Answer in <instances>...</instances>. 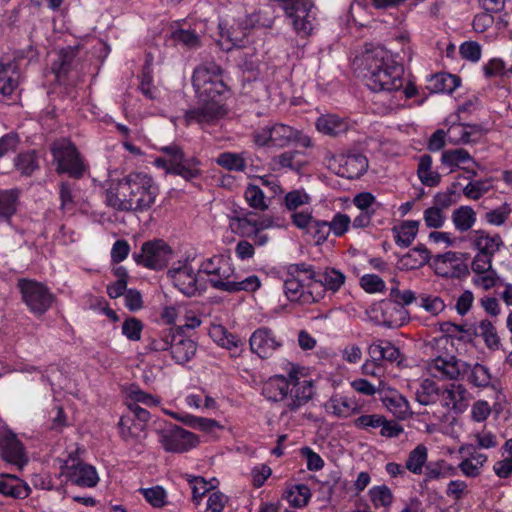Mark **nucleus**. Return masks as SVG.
Segmentation results:
<instances>
[{
    "instance_id": "1",
    "label": "nucleus",
    "mask_w": 512,
    "mask_h": 512,
    "mask_svg": "<svg viewBox=\"0 0 512 512\" xmlns=\"http://www.w3.org/2000/svg\"><path fill=\"white\" fill-rule=\"evenodd\" d=\"M192 79L200 106L186 112L185 122L204 126L224 116L223 102L230 95L224 70L215 62H204L195 68Z\"/></svg>"
},
{
    "instance_id": "2",
    "label": "nucleus",
    "mask_w": 512,
    "mask_h": 512,
    "mask_svg": "<svg viewBox=\"0 0 512 512\" xmlns=\"http://www.w3.org/2000/svg\"><path fill=\"white\" fill-rule=\"evenodd\" d=\"M157 184L146 173L133 172L122 178L110 172L105 183V203L120 211H145L156 200Z\"/></svg>"
},
{
    "instance_id": "3",
    "label": "nucleus",
    "mask_w": 512,
    "mask_h": 512,
    "mask_svg": "<svg viewBox=\"0 0 512 512\" xmlns=\"http://www.w3.org/2000/svg\"><path fill=\"white\" fill-rule=\"evenodd\" d=\"M352 67L372 91H398L405 83L403 66L381 46L366 48L354 58Z\"/></svg>"
},
{
    "instance_id": "4",
    "label": "nucleus",
    "mask_w": 512,
    "mask_h": 512,
    "mask_svg": "<svg viewBox=\"0 0 512 512\" xmlns=\"http://www.w3.org/2000/svg\"><path fill=\"white\" fill-rule=\"evenodd\" d=\"M316 393L312 378L298 368H292L287 376L274 375L262 385V395L271 402H285L282 416L298 411Z\"/></svg>"
},
{
    "instance_id": "5",
    "label": "nucleus",
    "mask_w": 512,
    "mask_h": 512,
    "mask_svg": "<svg viewBox=\"0 0 512 512\" xmlns=\"http://www.w3.org/2000/svg\"><path fill=\"white\" fill-rule=\"evenodd\" d=\"M198 272L206 274L211 285L226 292H254L260 286V279L256 275H250L241 280L232 279L234 267L229 256L219 254L197 261Z\"/></svg>"
},
{
    "instance_id": "6",
    "label": "nucleus",
    "mask_w": 512,
    "mask_h": 512,
    "mask_svg": "<svg viewBox=\"0 0 512 512\" xmlns=\"http://www.w3.org/2000/svg\"><path fill=\"white\" fill-rule=\"evenodd\" d=\"M314 270L312 266L300 263L287 267L284 279V292L286 297L299 304H312L321 300L322 287L313 282Z\"/></svg>"
},
{
    "instance_id": "7",
    "label": "nucleus",
    "mask_w": 512,
    "mask_h": 512,
    "mask_svg": "<svg viewBox=\"0 0 512 512\" xmlns=\"http://www.w3.org/2000/svg\"><path fill=\"white\" fill-rule=\"evenodd\" d=\"M274 16L270 7L260 9L257 13L247 16L243 21L225 28L223 23L219 24L220 39L219 45L223 50H231L233 47H241L245 43L248 30L254 27L270 28L273 25Z\"/></svg>"
},
{
    "instance_id": "8",
    "label": "nucleus",
    "mask_w": 512,
    "mask_h": 512,
    "mask_svg": "<svg viewBox=\"0 0 512 512\" xmlns=\"http://www.w3.org/2000/svg\"><path fill=\"white\" fill-rule=\"evenodd\" d=\"M160 151L164 156L156 158L153 162L157 168L181 176L188 181L200 176V161L195 157L186 158L179 146L175 144L163 146Z\"/></svg>"
},
{
    "instance_id": "9",
    "label": "nucleus",
    "mask_w": 512,
    "mask_h": 512,
    "mask_svg": "<svg viewBox=\"0 0 512 512\" xmlns=\"http://www.w3.org/2000/svg\"><path fill=\"white\" fill-rule=\"evenodd\" d=\"M253 142L256 146L264 148H284L296 142L306 147L310 146L308 137H302L298 130L282 123L256 130L253 133Z\"/></svg>"
},
{
    "instance_id": "10",
    "label": "nucleus",
    "mask_w": 512,
    "mask_h": 512,
    "mask_svg": "<svg viewBox=\"0 0 512 512\" xmlns=\"http://www.w3.org/2000/svg\"><path fill=\"white\" fill-rule=\"evenodd\" d=\"M196 257L187 255L183 260L173 264L169 270L174 286L186 296H195L204 289V282L195 272Z\"/></svg>"
},
{
    "instance_id": "11",
    "label": "nucleus",
    "mask_w": 512,
    "mask_h": 512,
    "mask_svg": "<svg viewBox=\"0 0 512 512\" xmlns=\"http://www.w3.org/2000/svg\"><path fill=\"white\" fill-rule=\"evenodd\" d=\"M51 152L57 164L58 173L79 177L85 171V164L76 147L68 139H60L52 145Z\"/></svg>"
},
{
    "instance_id": "12",
    "label": "nucleus",
    "mask_w": 512,
    "mask_h": 512,
    "mask_svg": "<svg viewBox=\"0 0 512 512\" xmlns=\"http://www.w3.org/2000/svg\"><path fill=\"white\" fill-rule=\"evenodd\" d=\"M367 315L375 324L388 328L401 327L409 319V313L405 307L391 300L373 303L367 310Z\"/></svg>"
},
{
    "instance_id": "13",
    "label": "nucleus",
    "mask_w": 512,
    "mask_h": 512,
    "mask_svg": "<svg viewBox=\"0 0 512 512\" xmlns=\"http://www.w3.org/2000/svg\"><path fill=\"white\" fill-rule=\"evenodd\" d=\"M18 288L29 311L41 315L52 305L54 297L48 288L37 281L21 279Z\"/></svg>"
},
{
    "instance_id": "14",
    "label": "nucleus",
    "mask_w": 512,
    "mask_h": 512,
    "mask_svg": "<svg viewBox=\"0 0 512 512\" xmlns=\"http://www.w3.org/2000/svg\"><path fill=\"white\" fill-rule=\"evenodd\" d=\"M228 226L231 231L242 237L251 238L257 232L266 229L280 227L275 223L273 218L269 216H257L252 212L234 213L227 215Z\"/></svg>"
},
{
    "instance_id": "15",
    "label": "nucleus",
    "mask_w": 512,
    "mask_h": 512,
    "mask_svg": "<svg viewBox=\"0 0 512 512\" xmlns=\"http://www.w3.org/2000/svg\"><path fill=\"white\" fill-rule=\"evenodd\" d=\"M283 9L291 19L293 29L300 37H307L313 30L315 15L310 0H283Z\"/></svg>"
},
{
    "instance_id": "16",
    "label": "nucleus",
    "mask_w": 512,
    "mask_h": 512,
    "mask_svg": "<svg viewBox=\"0 0 512 512\" xmlns=\"http://www.w3.org/2000/svg\"><path fill=\"white\" fill-rule=\"evenodd\" d=\"M172 249L163 240L147 241L139 253L133 254L134 261L145 268L160 270L172 259Z\"/></svg>"
},
{
    "instance_id": "17",
    "label": "nucleus",
    "mask_w": 512,
    "mask_h": 512,
    "mask_svg": "<svg viewBox=\"0 0 512 512\" xmlns=\"http://www.w3.org/2000/svg\"><path fill=\"white\" fill-rule=\"evenodd\" d=\"M328 168L340 177H360L368 168L366 157L360 153H341L327 159Z\"/></svg>"
},
{
    "instance_id": "18",
    "label": "nucleus",
    "mask_w": 512,
    "mask_h": 512,
    "mask_svg": "<svg viewBox=\"0 0 512 512\" xmlns=\"http://www.w3.org/2000/svg\"><path fill=\"white\" fill-rule=\"evenodd\" d=\"M159 442L167 452L183 453L195 448L197 436L178 426H172L159 432Z\"/></svg>"
},
{
    "instance_id": "19",
    "label": "nucleus",
    "mask_w": 512,
    "mask_h": 512,
    "mask_svg": "<svg viewBox=\"0 0 512 512\" xmlns=\"http://www.w3.org/2000/svg\"><path fill=\"white\" fill-rule=\"evenodd\" d=\"M468 363L454 356H439L426 364L427 373L439 380H456L467 371Z\"/></svg>"
},
{
    "instance_id": "20",
    "label": "nucleus",
    "mask_w": 512,
    "mask_h": 512,
    "mask_svg": "<svg viewBox=\"0 0 512 512\" xmlns=\"http://www.w3.org/2000/svg\"><path fill=\"white\" fill-rule=\"evenodd\" d=\"M61 474L66 477L67 481L84 488L95 487L100 478L96 468L84 462L65 461L62 466Z\"/></svg>"
},
{
    "instance_id": "21",
    "label": "nucleus",
    "mask_w": 512,
    "mask_h": 512,
    "mask_svg": "<svg viewBox=\"0 0 512 512\" xmlns=\"http://www.w3.org/2000/svg\"><path fill=\"white\" fill-rule=\"evenodd\" d=\"M251 351L262 359L270 358L283 346V341L271 329H256L249 339Z\"/></svg>"
},
{
    "instance_id": "22",
    "label": "nucleus",
    "mask_w": 512,
    "mask_h": 512,
    "mask_svg": "<svg viewBox=\"0 0 512 512\" xmlns=\"http://www.w3.org/2000/svg\"><path fill=\"white\" fill-rule=\"evenodd\" d=\"M160 403V400L152 394L146 393L136 386H131L126 395V405L132 418L137 419L136 422L145 423L149 420V412L141 408L139 404L147 407H155Z\"/></svg>"
},
{
    "instance_id": "23",
    "label": "nucleus",
    "mask_w": 512,
    "mask_h": 512,
    "mask_svg": "<svg viewBox=\"0 0 512 512\" xmlns=\"http://www.w3.org/2000/svg\"><path fill=\"white\" fill-rule=\"evenodd\" d=\"M0 454L2 458L22 468L27 463L24 447L16 434L9 429L0 431Z\"/></svg>"
},
{
    "instance_id": "24",
    "label": "nucleus",
    "mask_w": 512,
    "mask_h": 512,
    "mask_svg": "<svg viewBox=\"0 0 512 512\" xmlns=\"http://www.w3.org/2000/svg\"><path fill=\"white\" fill-rule=\"evenodd\" d=\"M458 451L460 454L466 453V456L458 464L461 473L468 478L480 476L488 461V456L477 451L472 444H463Z\"/></svg>"
},
{
    "instance_id": "25",
    "label": "nucleus",
    "mask_w": 512,
    "mask_h": 512,
    "mask_svg": "<svg viewBox=\"0 0 512 512\" xmlns=\"http://www.w3.org/2000/svg\"><path fill=\"white\" fill-rule=\"evenodd\" d=\"M325 412L336 418H348L358 411L354 398L342 395H332L323 405Z\"/></svg>"
},
{
    "instance_id": "26",
    "label": "nucleus",
    "mask_w": 512,
    "mask_h": 512,
    "mask_svg": "<svg viewBox=\"0 0 512 512\" xmlns=\"http://www.w3.org/2000/svg\"><path fill=\"white\" fill-rule=\"evenodd\" d=\"M472 247L477 251L476 254L494 257L495 253L503 245L502 239L498 234H489L483 230H476L470 234Z\"/></svg>"
},
{
    "instance_id": "27",
    "label": "nucleus",
    "mask_w": 512,
    "mask_h": 512,
    "mask_svg": "<svg viewBox=\"0 0 512 512\" xmlns=\"http://www.w3.org/2000/svg\"><path fill=\"white\" fill-rule=\"evenodd\" d=\"M209 336L218 346L230 351L232 356L240 355V346L242 344L240 338L230 333L223 325L211 324Z\"/></svg>"
},
{
    "instance_id": "28",
    "label": "nucleus",
    "mask_w": 512,
    "mask_h": 512,
    "mask_svg": "<svg viewBox=\"0 0 512 512\" xmlns=\"http://www.w3.org/2000/svg\"><path fill=\"white\" fill-rule=\"evenodd\" d=\"M346 276L345 274L335 268L327 267L321 273L318 274V278L316 275L313 276V282H317L322 287L321 299L324 298L325 292H330L335 294L338 292L342 286L345 284Z\"/></svg>"
},
{
    "instance_id": "29",
    "label": "nucleus",
    "mask_w": 512,
    "mask_h": 512,
    "mask_svg": "<svg viewBox=\"0 0 512 512\" xmlns=\"http://www.w3.org/2000/svg\"><path fill=\"white\" fill-rule=\"evenodd\" d=\"M467 375V381L477 388H496V379L493 377L490 369L480 363L469 364L467 371L463 372Z\"/></svg>"
},
{
    "instance_id": "30",
    "label": "nucleus",
    "mask_w": 512,
    "mask_h": 512,
    "mask_svg": "<svg viewBox=\"0 0 512 512\" xmlns=\"http://www.w3.org/2000/svg\"><path fill=\"white\" fill-rule=\"evenodd\" d=\"M196 351L197 344L193 340L181 335L172 337L170 354L175 363L183 365L189 362L195 356Z\"/></svg>"
},
{
    "instance_id": "31",
    "label": "nucleus",
    "mask_w": 512,
    "mask_h": 512,
    "mask_svg": "<svg viewBox=\"0 0 512 512\" xmlns=\"http://www.w3.org/2000/svg\"><path fill=\"white\" fill-rule=\"evenodd\" d=\"M144 428V424L136 422L130 414L120 418L119 433L127 444L140 443L145 436Z\"/></svg>"
},
{
    "instance_id": "32",
    "label": "nucleus",
    "mask_w": 512,
    "mask_h": 512,
    "mask_svg": "<svg viewBox=\"0 0 512 512\" xmlns=\"http://www.w3.org/2000/svg\"><path fill=\"white\" fill-rule=\"evenodd\" d=\"M311 490L306 484H287L282 498L286 500L291 507L303 508L311 499Z\"/></svg>"
},
{
    "instance_id": "33",
    "label": "nucleus",
    "mask_w": 512,
    "mask_h": 512,
    "mask_svg": "<svg viewBox=\"0 0 512 512\" xmlns=\"http://www.w3.org/2000/svg\"><path fill=\"white\" fill-rule=\"evenodd\" d=\"M382 402L398 418H405L410 414L408 401L396 390L387 389L382 396Z\"/></svg>"
},
{
    "instance_id": "34",
    "label": "nucleus",
    "mask_w": 512,
    "mask_h": 512,
    "mask_svg": "<svg viewBox=\"0 0 512 512\" xmlns=\"http://www.w3.org/2000/svg\"><path fill=\"white\" fill-rule=\"evenodd\" d=\"M29 485L15 476L7 475L0 479V494L16 499H24L29 496Z\"/></svg>"
},
{
    "instance_id": "35",
    "label": "nucleus",
    "mask_w": 512,
    "mask_h": 512,
    "mask_svg": "<svg viewBox=\"0 0 512 512\" xmlns=\"http://www.w3.org/2000/svg\"><path fill=\"white\" fill-rule=\"evenodd\" d=\"M348 122L333 114L320 116L316 121V128L320 133L337 136L348 130Z\"/></svg>"
},
{
    "instance_id": "36",
    "label": "nucleus",
    "mask_w": 512,
    "mask_h": 512,
    "mask_svg": "<svg viewBox=\"0 0 512 512\" xmlns=\"http://www.w3.org/2000/svg\"><path fill=\"white\" fill-rule=\"evenodd\" d=\"M419 221L405 220L392 230L396 244L399 247H408L415 239L418 229Z\"/></svg>"
},
{
    "instance_id": "37",
    "label": "nucleus",
    "mask_w": 512,
    "mask_h": 512,
    "mask_svg": "<svg viewBox=\"0 0 512 512\" xmlns=\"http://www.w3.org/2000/svg\"><path fill=\"white\" fill-rule=\"evenodd\" d=\"M185 479L190 485L192 491V500L196 505L200 504L202 497L206 493L215 489L218 485V480L216 478L206 480L201 476L186 474Z\"/></svg>"
},
{
    "instance_id": "38",
    "label": "nucleus",
    "mask_w": 512,
    "mask_h": 512,
    "mask_svg": "<svg viewBox=\"0 0 512 512\" xmlns=\"http://www.w3.org/2000/svg\"><path fill=\"white\" fill-rule=\"evenodd\" d=\"M18 189L0 190V219L9 222L16 214L19 203Z\"/></svg>"
},
{
    "instance_id": "39",
    "label": "nucleus",
    "mask_w": 512,
    "mask_h": 512,
    "mask_svg": "<svg viewBox=\"0 0 512 512\" xmlns=\"http://www.w3.org/2000/svg\"><path fill=\"white\" fill-rule=\"evenodd\" d=\"M473 162L471 155L464 149L446 150L442 153L441 163L449 168L450 172L457 169H464L465 165Z\"/></svg>"
},
{
    "instance_id": "40",
    "label": "nucleus",
    "mask_w": 512,
    "mask_h": 512,
    "mask_svg": "<svg viewBox=\"0 0 512 512\" xmlns=\"http://www.w3.org/2000/svg\"><path fill=\"white\" fill-rule=\"evenodd\" d=\"M429 260V251L424 246H417L409 250L399 263L402 269L415 270L424 266Z\"/></svg>"
},
{
    "instance_id": "41",
    "label": "nucleus",
    "mask_w": 512,
    "mask_h": 512,
    "mask_svg": "<svg viewBox=\"0 0 512 512\" xmlns=\"http://www.w3.org/2000/svg\"><path fill=\"white\" fill-rule=\"evenodd\" d=\"M368 353L374 361H397L400 353L391 342L378 340L369 346Z\"/></svg>"
},
{
    "instance_id": "42",
    "label": "nucleus",
    "mask_w": 512,
    "mask_h": 512,
    "mask_svg": "<svg viewBox=\"0 0 512 512\" xmlns=\"http://www.w3.org/2000/svg\"><path fill=\"white\" fill-rule=\"evenodd\" d=\"M452 222L456 230L466 232L476 223L477 216L474 209L470 206H460L452 213Z\"/></svg>"
},
{
    "instance_id": "43",
    "label": "nucleus",
    "mask_w": 512,
    "mask_h": 512,
    "mask_svg": "<svg viewBox=\"0 0 512 512\" xmlns=\"http://www.w3.org/2000/svg\"><path fill=\"white\" fill-rule=\"evenodd\" d=\"M244 198L249 207L254 210L265 211L269 207V203L260 185L253 180L247 184L244 190Z\"/></svg>"
},
{
    "instance_id": "44",
    "label": "nucleus",
    "mask_w": 512,
    "mask_h": 512,
    "mask_svg": "<svg viewBox=\"0 0 512 512\" xmlns=\"http://www.w3.org/2000/svg\"><path fill=\"white\" fill-rule=\"evenodd\" d=\"M417 174L425 186L435 187L440 183V174L432 169V159L429 155L420 158Z\"/></svg>"
},
{
    "instance_id": "45",
    "label": "nucleus",
    "mask_w": 512,
    "mask_h": 512,
    "mask_svg": "<svg viewBox=\"0 0 512 512\" xmlns=\"http://www.w3.org/2000/svg\"><path fill=\"white\" fill-rule=\"evenodd\" d=\"M428 459V449L425 445H417L408 455L405 468L415 475H420Z\"/></svg>"
},
{
    "instance_id": "46",
    "label": "nucleus",
    "mask_w": 512,
    "mask_h": 512,
    "mask_svg": "<svg viewBox=\"0 0 512 512\" xmlns=\"http://www.w3.org/2000/svg\"><path fill=\"white\" fill-rule=\"evenodd\" d=\"M468 392L462 384L452 383L445 390L446 404L457 411H462L467 405Z\"/></svg>"
},
{
    "instance_id": "47",
    "label": "nucleus",
    "mask_w": 512,
    "mask_h": 512,
    "mask_svg": "<svg viewBox=\"0 0 512 512\" xmlns=\"http://www.w3.org/2000/svg\"><path fill=\"white\" fill-rule=\"evenodd\" d=\"M369 499L376 509H389L393 503L394 496L391 489L386 485L373 486L368 491Z\"/></svg>"
},
{
    "instance_id": "48",
    "label": "nucleus",
    "mask_w": 512,
    "mask_h": 512,
    "mask_svg": "<svg viewBox=\"0 0 512 512\" xmlns=\"http://www.w3.org/2000/svg\"><path fill=\"white\" fill-rule=\"evenodd\" d=\"M418 302V306L433 317L439 316L446 309L444 299L438 295L420 293Z\"/></svg>"
},
{
    "instance_id": "49",
    "label": "nucleus",
    "mask_w": 512,
    "mask_h": 512,
    "mask_svg": "<svg viewBox=\"0 0 512 512\" xmlns=\"http://www.w3.org/2000/svg\"><path fill=\"white\" fill-rule=\"evenodd\" d=\"M493 472L499 478H508L512 474V438L508 439L504 446L502 457L493 465Z\"/></svg>"
},
{
    "instance_id": "50",
    "label": "nucleus",
    "mask_w": 512,
    "mask_h": 512,
    "mask_svg": "<svg viewBox=\"0 0 512 512\" xmlns=\"http://www.w3.org/2000/svg\"><path fill=\"white\" fill-rule=\"evenodd\" d=\"M138 492L153 508H163L168 504L167 491L160 485L148 488H139Z\"/></svg>"
},
{
    "instance_id": "51",
    "label": "nucleus",
    "mask_w": 512,
    "mask_h": 512,
    "mask_svg": "<svg viewBox=\"0 0 512 512\" xmlns=\"http://www.w3.org/2000/svg\"><path fill=\"white\" fill-rule=\"evenodd\" d=\"M456 474V468L445 460L430 463L426 466L425 476L427 480H441Z\"/></svg>"
},
{
    "instance_id": "52",
    "label": "nucleus",
    "mask_w": 512,
    "mask_h": 512,
    "mask_svg": "<svg viewBox=\"0 0 512 512\" xmlns=\"http://www.w3.org/2000/svg\"><path fill=\"white\" fill-rule=\"evenodd\" d=\"M14 167L22 176H30L38 169V160L35 152H24L14 158Z\"/></svg>"
},
{
    "instance_id": "53",
    "label": "nucleus",
    "mask_w": 512,
    "mask_h": 512,
    "mask_svg": "<svg viewBox=\"0 0 512 512\" xmlns=\"http://www.w3.org/2000/svg\"><path fill=\"white\" fill-rule=\"evenodd\" d=\"M475 128L463 124H454L447 130V139L451 144L469 143L474 140Z\"/></svg>"
},
{
    "instance_id": "54",
    "label": "nucleus",
    "mask_w": 512,
    "mask_h": 512,
    "mask_svg": "<svg viewBox=\"0 0 512 512\" xmlns=\"http://www.w3.org/2000/svg\"><path fill=\"white\" fill-rule=\"evenodd\" d=\"M456 260V255L453 252H449L441 257L436 263L435 272L436 274L446 277V278H454L459 277L462 269L458 266H453V263Z\"/></svg>"
},
{
    "instance_id": "55",
    "label": "nucleus",
    "mask_w": 512,
    "mask_h": 512,
    "mask_svg": "<svg viewBox=\"0 0 512 512\" xmlns=\"http://www.w3.org/2000/svg\"><path fill=\"white\" fill-rule=\"evenodd\" d=\"M18 85V74L12 65L0 66V93L11 95Z\"/></svg>"
},
{
    "instance_id": "56",
    "label": "nucleus",
    "mask_w": 512,
    "mask_h": 512,
    "mask_svg": "<svg viewBox=\"0 0 512 512\" xmlns=\"http://www.w3.org/2000/svg\"><path fill=\"white\" fill-rule=\"evenodd\" d=\"M478 334L481 336L486 346L491 350H497L500 346V338L495 326L489 320H482L478 325Z\"/></svg>"
},
{
    "instance_id": "57",
    "label": "nucleus",
    "mask_w": 512,
    "mask_h": 512,
    "mask_svg": "<svg viewBox=\"0 0 512 512\" xmlns=\"http://www.w3.org/2000/svg\"><path fill=\"white\" fill-rule=\"evenodd\" d=\"M433 82L434 90L442 93H452L461 84V80L458 76L447 73L436 74L433 77Z\"/></svg>"
},
{
    "instance_id": "58",
    "label": "nucleus",
    "mask_w": 512,
    "mask_h": 512,
    "mask_svg": "<svg viewBox=\"0 0 512 512\" xmlns=\"http://www.w3.org/2000/svg\"><path fill=\"white\" fill-rule=\"evenodd\" d=\"M216 163L230 171H243L246 167V162L243 156L241 154L231 152L221 153L217 157Z\"/></svg>"
},
{
    "instance_id": "59",
    "label": "nucleus",
    "mask_w": 512,
    "mask_h": 512,
    "mask_svg": "<svg viewBox=\"0 0 512 512\" xmlns=\"http://www.w3.org/2000/svg\"><path fill=\"white\" fill-rule=\"evenodd\" d=\"M498 280L497 272L494 269H490L484 272L473 273L471 281L475 287L486 291L494 288Z\"/></svg>"
},
{
    "instance_id": "60",
    "label": "nucleus",
    "mask_w": 512,
    "mask_h": 512,
    "mask_svg": "<svg viewBox=\"0 0 512 512\" xmlns=\"http://www.w3.org/2000/svg\"><path fill=\"white\" fill-rule=\"evenodd\" d=\"M352 202L360 211H367L369 213H376L377 209L381 207V203H379L370 192L356 194Z\"/></svg>"
},
{
    "instance_id": "61",
    "label": "nucleus",
    "mask_w": 512,
    "mask_h": 512,
    "mask_svg": "<svg viewBox=\"0 0 512 512\" xmlns=\"http://www.w3.org/2000/svg\"><path fill=\"white\" fill-rule=\"evenodd\" d=\"M446 219V212L432 205L423 211V220L428 228L439 229L444 226Z\"/></svg>"
},
{
    "instance_id": "62",
    "label": "nucleus",
    "mask_w": 512,
    "mask_h": 512,
    "mask_svg": "<svg viewBox=\"0 0 512 512\" xmlns=\"http://www.w3.org/2000/svg\"><path fill=\"white\" fill-rule=\"evenodd\" d=\"M306 235L311 237L316 245L323 244L330 235V229L328 222L324 220L316 219L314 223L305 232Z\"/></svg>"
},
{
    "instance_id": "63",
    "label": "nucleus",
    "mask_w": 512,
    "mask_h": 512,
    "mask_svg": "<svg viewBox=\"0 0 512 512\" xmlns=\"http://www.w3.org/2000/svg\"><path fill=\"white\" fill-rule=\"evenodd\" d=\"M310 202V195L303 189H296L285 195V206L290 211L308 205Z\"/></svg>"
},
{
    "instance_id": "64",
    "label": "nucleus",
    "mask_w": 512,
    "mask_h": 512,
    "mask_svg": "<svg viewBox=\"0 0 512 512\" xmlns=\"http://www.w3.org/2000/svg\"><path fill=\"white\" fill-rule=\"evenodd\" d=\"M328 226L330 233L332 232L336 237H341L352 227L351 218L347 214L338 212L328 222Z\"/></svg>"
}]
</instances>
